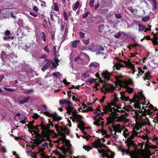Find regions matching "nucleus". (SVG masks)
Here are the masks:
<instances>
[{"label":"nucleus","instance_id":"39","mask_svg":"<svg viewBox=\"0 0 158 158\" xmlns=\"http://www.w3.org/2000/svg\"><path fill=\"white\" fill-rule=\"evenodd\" d=\"M100 120H97V119L95 122L94 123V124L97 126H100V124L99 123Z\"/></svg>","mask_w":158,"mask_h":158},{"label":"nucleus","instance_id":"54","mask_svg":"<svg viewBox=\"0 0 158 158\" xmlns=\"http://www.w3.org/2000/svg\"><path fill=\"white\" fill-rule=\"evenodd\" d=\"M133 90V89L130 87H128L127 88V91L129 93L132 92Z\"/></svg>","mask_w":158,"mask_h":158},{"label":"nucleus","instance_id":"28","mask_svg":"<svg viewBox=\"0 0 158 158\" xmlns=\"http://www.w3.org/2000/svg\"><path fill=\"white\" fill-rule=\"evenodd\" d=\"M79 124L78 125L79 128H80V127H84V126L85 123L83 121L81 120V121H79Z\"/></svg>","mask_w":158,"mask_h":158},{"label":"nucleus","instance_id":"60","mask_svg":"<svg viewBox=\"0 0 158 158\" xmlns=\"http://www.w3.org/2000/svg\"><path fill=\"white\" fill-rule=\"evenodd\" d=\"M138 69L139 70V73H144V71H143L141 68L139 67Z\"/></svg>","mask_w":158,"mask_h":158},{"label":"nucleus","instance_id":"15","mask_svg":"<svg viewBox=\"0 0 158 158\" xmlns=\"http://www.w3.org/2000/svg\"><path fill=\"white\" fill-rule=\"evenodd\" d=\"M44 148H40L39 149V152H40L41 153V155L42 156L44 157V158H50V157L49 156H46V155H45V154L43 152L44 151Z\"/></svg>","mask_w":158,"mask_h":158},{"label":"nucleus","instance_id":"21","mask_svg":"<svg viewBox=\"0 0 158 158\" xmlns=\"http://www.w3.org/2000/svg\"><path fill=\"white\" fill-rule=\"evenodd\" d=\"M122 34L125 35L126 34L123 32L120 31L114 35V37L116 38H118L120 37Z\"/></svg>","mask_w":158,"mask_h":158},{"label":"nucleus","instance_id":"12","mask_svg":"<svg viewBox=\"0 0 158 158\" xmlns=\"http://www.w3.org/2000/svg\"><path fill=\"white\" fill-rule=\"evenodd\" d=\"M73 117V118L72 117H70L73 121H74V119L77 120L79 121L81 120V119L82 118V116L79 114H76Z\"/></svg>","mask_w":158,"mask_h":158},{"label":"nucleus","instance_id":"27","mask_svg":"<svg viewBox=\"0 0 158 158\" xmlns=\"http://www.w3.org/2000/svg\"><path fill=\"white\" fill-rule=\"evenodd\" d=\"M96 49L97 50L103 51L104 49V48L101 46H96Z\"/></svg>","mask_w":158,"mask_h":158},{"label":"nucleus","instance_id":"17","mask_svg":"<svg viewBox=\"0 0 158 158\" xmlns=\"http://www.w3.org/2000/svg\"><path fill=\"white\" fill-rule=\"evenodd\" d=\"M126 143H127V145L128 146V150H127V151H129V148L130 146L133 145L134 144V143L133 141L131 139H128L127 141L126 142Z\"/></svg>","mask_w":158,"mask_h":158},{"label":"nucleus","instance_id":"37","mask_svg":"<svg viewBox=\"0 0 158 158\" xmlns=\"http://www.w3.org/2000/svg\"><path fill=\"white\" fill-rule=\"evenodd\" d=\"M4 89L5 90L10 92H12L15 90L14 89H13L10 88H7L6 87H4Z\"/></svg>","mask_w":158,"mask_h":158},{"label":"nucleus","instance_id":"59","mask_svg":"<svg viewBox=\"0 0 158 158\" xmlns=\"http://www.w3.org/2000/svg\"><path fill=\"white\" fill-rule=\"evenodd\" d=\"M122 130H123V128H119V129H116V132H119L120 133H121V131H122Z\"/></svg>","mask_w":158,"mask_h":158},{"label":"nucleus","instance_id":"55","mask_svg":"<svg viewBox=\"0 0 158 158\" xmlns=\"http://www.w3.org/2000/svg\"><path fill=\"white\" fill-rule=\"evenodd\" d=\"M47 57V56L45 54H43L40 57V59H45Z\"/></svg>","mask_w":158,"mask_h":158},{"label":"nucleus","instance_id":"41","mask_svg":"<svg viewBox=\"0 0 158 158\" xmlns=\"http://www.w3.org/2000/svg\"><path fill=\"white\" fill-rule=\"evenodd\" d=\"M89 40L88 39L87 40H83V43L86 45L88 44L89 43Z\"/></svg>","mask_w":158,"mask_h":158},{"label":"nucleus","instance_id":"40","mask_svg":"<svg viewBox=\"0 0 158 158\" xmlns=\"http://www.w3.org/2000/svg\"><path fill=\"white\" fill-rule=\"evenodd\" d=\"M63 16L64 17L65 19L66 20H67L68 19V17L67 16V13L65 11H64L63 12Z\"/></svg>","mask_w":158,"mask_h":158},{"label":"nucleus","instance_id":"19","mask_svg":"<svg viewBox=\"0 0 158 158\" xmlns=\"http://www.w3.org/2000/svg\"><path fill=\"white\" fill-rule=\"evenodd\" d=\"M150 73L149 72L146 73L145 74V77H143V79L144 80H149V78L151 77L150 76Z\"/></svg>","mask_w":158,"mask_h":158},{"label":"nucleus","instance_id":"2","mask_svg":"<svg viewBox=\"0 0 158 158\" xmlns=\"http://www.w3.org/2000/svg\"><path fill=\"white\" fill-rule=\"evenodd\" d=\"M55 128L56 129L57 132L60 135L62 136L64 139H65L66 136L63 132H64L65 133L68 134L69 132V131H66L67 130L66 128L61 127H59L58 125H55Z\"/></svg>","mask_w":158,"mask_h":158},{"label":"nucleus","instance_id":"38","mask_svg":"<svg viewBox=\"0 0 158 158\" xmlns=\"http://www.w3.org/2000/svg\"><path fill=\"white\" fill-rule=\"evenodd\" d=\"M98 64L95 63H91L90 64V66H93L95 68H97L98 66Z\"/></svg>","mask_w":158,"mask_h":158},{"label":"nucleus","instance_id":"3","mask_svg":"<svg viewBox=\"0 0 158 158\" xmlns=\"http://www.w3.org/2000/svg\"><path fill=\"white\" fill-rule=\"evenodd\" d=\"M103 88L104 89V90L101 88V90L102 92H104L105 94L106 93V92H112L113 90L115 89V87L111 84L103 85Z\"/></svg>","mask_w":158,"mask_h":158},{"label":"nucleus","instance_id":"46","mask_svg":"<svg viewBox=\"0 0 158 158\" xmlns=\"http://www.w3.org/2000/svg\"><path fill=\"white\" fill-rule=\"evenodd\" d=\"M79 60H83L81 59L80 58V56H78L77 57H76L74 59V61L77 62L79 61Z\"/></svg>","mask_w":158,"mask_h":158},{"label":"nucleus","instance_id":"31","mask_svg":"<svg viewBox=\"0 0 158 158\" xmlns=\"http://www.w3.org/2000/svg\"><path fill=\"white\" fill-rule=\"evenodd\" d=\"M104 25H101L99 27L98 31L100 33H102L103 31Z\"/></svg>","mask_w":158,"mask_h":158},{"label":"nucleus","instance_id":"64","mask_svg":"<svg viewBox=\"0 0 158 158\" xmlns=\"http://www.w3.org/2000/svg\"><path fill=\"white\" fill-rule=\"evenodd\" d=\"M31 156L32 158H36V154L34 153H32L31 154Z\"/></svg>","mask_w":158,"mask_h":158},{"label":"nucleus","instance_id":"47","mask_svg":"<svg viewBox=\"0 0 158 158\" xmlns=\"http://www.w3.org/2000/svg\"><path fill=\"white\" fill-rule=\"evenodd\" d=\"M5 34L6 36L9 35L10 34V32L9 30H6L5 31Z\"/></svg>","mask_w":158,"mask_h":158},{"label":"nucleus","instance_id":"62","mask_svg":"<svg viewBox=\"0 0 158 158\" xmlns=\"http://www.w3.org/2000/svg\"><path fill=\"white\" fill-rule=\"evenodd\" d=\"M33 9L36 12L38 10V9L37 8V7L35 6L33 7Z\"/></svg>","mask_w":158,"mask_h":158},{"label":"nucleus","instance_id":"11","mask_svg":"<svg viewBox=\"0 0 158 158\" xmlns=\"http://www.w3.org/2000/svg\"><path fill=\"white\" fill-rule=\"evenodd\" d=\"M30 99V97L29 96H27V97H24L22 100L20 101L19 102V104H23L24 103H27Z\"/></svg>","mask_w":158,"mask_h":158},{"label":"nucleus","instance_id":"30","mask_svg":"<svg viewBox=\"0 0 158 158\" xmlns=\"http://www.w3.org/2000/svg\"><path fill=\"white\" fill-rule=\"evenodd\" d=\"M68 100L67 99H65L63 100H60L59 101L60 104V105H64L66 104L67 103Z\"/></svg>","mask_w":158,"mask_h":158},{"label":"nucleus","instance_id":"35","mask_svg":"<svg viewBox=\"0 0 158 158\" xmlns=\"http://www.w3.org/2000/svg\"><path fill=\"white\" fill-rule=\"evenodd\" d=\"M83 148L84 149H85V150H87L88 151H89L90 149H92V148L85 145L83 146Z\"/></svg>","mask_w":158,"mask_h":158},{"label":"nucleus","instance_id":"58","mask_svg":"<svg viewBox=\"0 0 158 158\" xmlns=\"http://www.w3.org/2000/svg\"><path fill=\"white\" fill-rule=\"evenodd\" d=\"M138 45V44L136 43L135 44H131L130 45V47H131L134 48L135 47L137 46Z\"/></svg>","mask_w":158,"mask_h":158},{"label":"nucleus","instance_id":"5","mask_svg":"<svg viewBox=\"0 0 158 158\" xmlns=\"http://www.w3.org/2000/svg\"><path fill=\"white\" fill-rule=\"evenodd\" d=\"M103 109L106 113H107L108 111L110 112L111 113H114L113 111V108L111 107V105L108 104L107 106H104L103 107Z\"/></svg>","mask_w":158,"mask_h":158},{"label":"nucleus","instance_id":"14","mask_svg":"<svg viewBox=\"0 0 158 158\" xmlns=\"http://www.w3.org/2000/svg\"><path fill=\"white\" fill-rule=\"evenodd\" d=\"M121 94V97L120 98L121 99V100L123 101H127L129 99V97H126L124 94V93L123 92H122L121 93H120Z\"/></svg>","mask_w":158,"mask_h":158},{"label":"nucleus","instance_id":"10","mask_svg":"<svg viewBox=\"0 0 158 158\" xmlns=\"http://www.w3.org/2000/svg\"><path fill=\"white\" fill-rule=\"evenodd\" d=\"M102 74L106 80L108 81L110 79V74L108 72H104L102 73Z\"/></svg>","mask_w":158,"mask_h":158},{"label":"nucleus","instance_id":"53","mask_svg":"<svg viewBox=\"0 0 158 158\" xmlns=\"http://www.w3.org/2000/svg\"><path fill=\"white\" fill-rule=\"evenodd\" d=\"M109 156L110 158H113L114 156V153L112 152L110 153V154L109 155Z\"/></svg>","mask_w":158,"mask_h":158},{"label":"nucleus","instance_id":"61","mask_svg":"<svg viewBox=\"0 0 158 158\" xmlns=\"http://www.w3.org/2000/svg\"><path fill=\"white\" fill-rule=\"evenodd\" d=\"M134 137V135L132 133L131 134V136L128 138V139H131V140L133 139Z\"/></svg>","mask_w":158,"mask_h":158},{"label":"nucleus","instance_id":"51","mask_svg":"<svg viewBox=\"0 0 158 158\" xmlns=\"http://www.w3.org/2000/svg\"><path fill=\"white\" fill-rule=\"evenodd\" d=\"M93 110V108L90 107H88V108L84 110H83L84 112H87V111H92Z\"/></svg>","mask_w":158,"mask_h":158},{"label":"nucleus","instance_id":"18","mask_svg":"<svg viewBox=\"0 0 158 158\" xmlns=\"http://www.w3.org/2000/svg\"><path fill=\"white\" fill-rule=\"evenodd\" d=\"M152 6L153 7V9L156 10L157 8V3L156 0H150Z\"/></svg>","mask_w":158,"mask_h":158},{"label":"nucleus","instance_id":"20","mask_svg":"<svg viewBox=\"0 0 158 158\" xmlns=\"http://www.w3.org/2000/svg\"><path fill=\"white\" fill-rule=\"evenodd\" d=\"M80 42L79 40H76L74 41L72 44V46L73 48H75L77 47V44Z\"/></svg>","mask_w":158,"mask_h":158},{"label":"nucleus","instance_id":"16","mask_svg":"<svg viewBox=\"0 0 158 158\" xmlns=\"http://www.w3.org/2000/svg\"><path fill=\"white\" fill-rule=\"evenodd\" d=\"M80 4V1L79 0L76 2L73 8V10L76 11L78 8V6Z\"/></svg>","mask_w":158,"mask_h":158},{"label":"nucleus","instance_id":"13","mask_svg":"<svg viewBox=\"0 0 158 158\" xmlns=\"http://www.w3.org/2000/svg\"><path fill=\"white\" fill-rule=\"evenodd\" d=\"M54 60L55 62H52V64L53 67H56L58 65H59L58 62L59 61V60H58L57 57H55Z\"/></svg>","mask_w":158,"mask_h":158},{"label":"nucleus","instance_id":"56","mask_svg":"<svg viewBox=\"0 0 158 158\" xmlns=\"http://www.w3.org/2000/svg\"><path fill=\"white\" fill-rule=\"evenodd\" d=\"M85 34L82 32H80L79 34V35L80 37L81 38H83L84 37Z\"/></svg>","mask_w":158,"mask_h":158},{"label":"nucleus","instance_id":"8","mask_svg":"<svg viewBox=\"0 0 158 158\" xmlns=\"http://www.w3.org/2000/svg\"><path fill=\"white\" fill-rule=\"evenodd\" d=\"M51 117L53 118L54 121H56L58 122L61 119V118L60 117L58 116L56 113H55L52 114L51 115Z\"/></svg>","mask_w":158,"mask_h":158},{"label":"nucleus","instance_id":"49","mask_svg":"<svg viewBox=\"0 0 158 158\" xmlns=\"http://www.w3.org/2000/svg\"><path fill=\"white\" fill-rule=\"evenodd\" d=\"M54 10L56 11H58L59 10V7H58V5L56 3H55V4Z\"/></svg>","mask_w":158,"mask_h":158},{"label":"nucleus","instance_id":"1","mask_svg":"<svg viewBox=\"0 0 158 158\" xmlns=\"http://www.w3.org/2000/svg\"><path fill=\"white\" fill-rule=\"evenodd\" d=\"M51 126L53 127V124L51 123L50 124H47V125H46L43 123H41L40 126L41 129L43 130L42 132L43 133V135H40L39 134V131H38V132H36V131H34V132L38 134L40 136V138H41V140L42 142L46 140V139H45V138H48V134L50 133V126Z\"/></svg>","mask_w":158,"mask_h":158},{"label":"nucleus","instance_id":"33","mask_svg":"<svg viewBox=\"0 0 158 158\" xmlns=\"http://www.w3.org/2000/svg\"><path fill=\"white\" fill-rule=\"evenodd\" d=\"M150 18V17L149 16L145 17L142 19V21L144 22H146Z\"/></svg>","mask_w":158,"mask_h":158},{"label":"nucleus","instance_id":"63","mask_svg":"<svg viewBox=\"0 0 158 158\" xmlns=\"http://www.w3.org/2000/svg\"><path fill=\"white\" fill-rule=\"evenodd\" d=\"M89 73H85V74L84 75V77L85 78H86L88 77H89Z\"/></svg>","mask_w":158,"mask_h":158},{"label":"nucleus","instance_id":"9","mask_svg":"<svg viewBox=\"0 0 158 158\" xmlns=\"http://www.w3.org/2000/svg\"><path fill=\"white\" fill-rule=\"evenodd\" d=\"M33 122H31L30 121L29 123V125H26L24 127L26 128V127H27L29 129V131L30 132V129H36L38 131H39V129H37V128L35 127L33 125H32V124L33 123Z\"/></svg>","mask_w":158,"mask_h":158},{"label":"nucleus","instance_id":"24","mask_svg":"<svg viewBox=\"0 0 158 158\" xmlns=\"http://www.w3.org/2000/svg\"><path fill=\"white\" fill-rule=\"evenodd\" d=\"M139 31H142L144 30L145 28V26L143 25L139 24Z\"/></svg>","mask_w":158,"mask_h":158},{"label":"nucleus","instance_id":"44","mask_svg":"<svg viewBox=\"0 0 158 158\" xmlns=\"http://www.w3.org/2000/svg\"><path fill=\"white\" fill-rule=\"evenodd\" d=\"M89 14V12L88 11L86 12L85 13L84 15L82 16V18L83 19L86 18Z\"/></svg>","mask_w":158,"mask_h":158},{"label":"nucleus","instance_id":"29","mask_svg":"<svg viewBox=\"0 0 158 158\" xmlns=\"http://www.w3.org/2000/svg\"><path fill=\"white\" fill-rule=\"evenodd\" d=\"M56 47V46H54L53 47V50L54 52V55L55 56V57H57V56H59V55L57 56V55Z\"/></svg>","mask_w":158,"mask_h":158},{"label":"nucleus","instance_id":"36","mask_svg":"<svg viewBox=\"0 0 158 158\" xmlns=\"http://www.w3.org/2000/svg\"><path fill=\"white\" fill-rule=\"evenodd\" d=\"M107 120L108 124L112 123L113 122V118L110 117L109 118L107 119Z\"/></svg>","mask_w":158,"mask_h":158},{"label":"nucleus","instance_id":"34","mask_svg":"<svg viewBox=\"0 0 158 158\" xmlns=\"http://www.w3.org/2000/svg\"><path fill=\"white\" fill-rule=\"evenodd\" d=\"M94 0H90L89 4L90 6L91 7H94Z\"/></svg>","mask_w":158,"mask_h":158},{"label":"nucleus","instance_id":"25","mask_svg":"<svg viewBox=\"0 0 158 158\" xmlns=\"http://www.w3.org/2000/svg\"><path fill=\"white\" fill-rule=\"evenodd\" d=\"M34 92L32 89H29L23 91V93L25 94H30Z\"/></svg>","mask_w":158,"mask_h":158},{"label":"nucleus","instance_id":"7","mask_svg":"<svg viewBox=\"0 0 158 158\" xmlns=\"http://www.w3.org/2000/svg\"><path fill=\"white\" fill-rule=\"evenodd\" d=\"M47 61V62L41 69V70L43 71H45L49 66H50L52 62V61L50 60L47 59H45L44 60V61Z\"/></svg>","mask_w":158,"mask_h":158},{"label":"nucleus","instance_id":"43","mask_svg":"<svg viewBox=\"0 0 158 158\" xmlns=\"http://www.w3.org/2000/svg\"><path fill=\"white\" fill-rule=\"evenodd\" d=\"M42 34L43 35V40L44 42H45L46 40V35L45 34V33L44 32H43L42 33Z\"/></svg>","mask_w":158,"mask_h":158},{"label":"nucleus","instance_id":"4","mask_svg":"<svg viewBox=\"0 0 158 158\" xmlns=\"http://www.w3.org/2000/svg\"><path fill=\"white\" fill-rule=\"evenodd\" d=\"M144 38L147 40H152L154 45L158 44V38L156 37V34H154V36L153 38H151L149 35L144 36Z\"/></svg>","mask_w":158,"mask_h":158},{"label":"nucleus","instance_id":"22","mask_svg":"<svg viewBox=\"0 0 158 158\" xmlns=\"http://www.w3.org/2000/svg\"><path fill=\"white\" fill-rule=\"evenodd\" d=\"M107 2L106 0H102L101 6L103 7H106L107 6Z\"/></svg>","mask_w":158,"mask_h":158},{"label":"nucleus","instance_id":"52","mask_svg":"<svg viewBox=\"0 0 158 158\" xmlns=\"http://www.w3.org/2000/svg\"><path fill=\"white\" fill-rule=\"evenodd\" d=\"M73 52L71 53L70 56H69V57H70V60L71 61H72L73 60Z\"/></svg>","mask_w":158,"mask_h":158},{"label":"nucleus","instance_id":"42","mask_svg":"<svg viewBox=\"0 0 158 158\" xmlns=\"http://www.w3.org/2000/svg\"><path fill=\"white\" fill-rule=\"evenodd\" d=\"M116 68L117 69H119L121 66H123L122 64H116L115 65Z\"/></svg>","mask_w":158,"mask_h":158},{"label":"nucleus","instance_id":"57","mask_svg":"<svg viewBox=\"0 0 158 158\" xmlns=\"http://www.w3.org/2000/svg\"><path fill=\"white\" fill-rule=\"evenodd\" d=\"M27 119V117H24V120H21L20 121V122L23 124L25 123H26V120Z\"/></svg>","mask_w":158,"mask_h":158},{"label":"nucleus","instance_id":"45","mask_svg":"<svg viewBox=\"0 0 158 158\" xmlns=\"http://www.w3.org/2000/svg\"><path fill=\"white\" fill-rule=\"evenodd\" d=\"M44 49L48 53H49V48L47 45H46L44 47Z\"/></svg>","mask_w":158,"mask_h":158},{"label":"nucleus","instance_id":"48","mask_svg":"<svg viewBox=\"0 0 158 158\" xmlns=\"http://www.w3.org/2000/svg\"><path fill=\"white\" fill-rule=\"evenodd\" d=\"M42 142L41 140V138H38L37 141V145H39Z\"/></svg>","mask_w":158,"mask_h":158},{"label":"nucleus","instance_id":"50","mask_svg":"<svg viewBox=\"0 0 158 158\" xmlns=\"http://www.w3.org/2000/svg\"><path fill=\"white\" fill-rule=\"evenodd\" d=\"M115 16L116 18L117 19H120L121 18L122 16L120 14H115Z\"/></svg>","mask_w":158,"mask_h":158},{"label":"nucleus","instance_id":"32","mask_svg":"<svg viewBox=\"0 0 158 158\" xmlns=\"http://www.w3.org/2000/svg\"><path fill=\"white\" fill-rule=\"evenodd\" d=\"M122 127L121 126L120 124H117L116 125V126L114 125H113V129L114 130V128L115 130H116V129H119V128H122Z\"/></svg>","mask_w":158,"mask_h":158},{"label":"nucleus","instance_id":"23","mask_svg":"<svg viewBox=\"0 0 158 158\" xmlns=\"http://www.w3.org/2000/svg\"><path fill=\"white\" fill-rule=\"evenodd\" d=\"M125 64L126 66L132 69H133L134 68V65L133 64L130 62H127V61H125Z\"/></svg>","mask_w":158,"mask_h":158},{"label":"nucleus","instance_id":"6","mask_svg":"<svg viewBox=\"0 0 158 158\" xmlns=\"http://www.w3.org/2000/svg\"><path fill=\"white\" fill-rule=\"evenodd\" d=\"M74 108L73 107H71V106H69V107L67 108V113L69 114H71V113H72V117L74 116V115L76 114H77V113L78 112H77V111L76 110H73Z\"/></svg>","mask_w":158,"mask_h":158},{"label":"nucleus","instance_id":"26","mask_svg":"<svg viewBox=\"0 0 158 158\" xmlns=\"http://www.w3.org/2000/svg\"><path fill=\"white\" fill-rule=\"evenodd\" d=\"M109 130L111 132L112 134V132L113 131H114V135H113V137L114 138H116V136H117V135L116 134V130H115V129L114 128V130H112V128H109Z\"/></svg>","mask_w":158,"mask_h":158}]
</instances>
